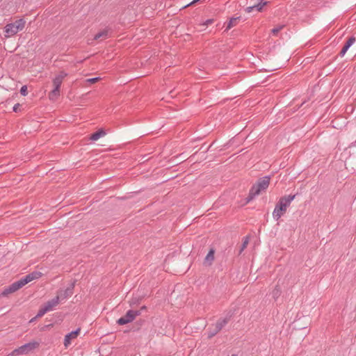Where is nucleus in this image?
Listing matches in <instances>:
<instances>
[{
    "label": "nucleus",
    "instance_id": "obj_1",
    "mask_svg": "<svg viewBox=\"0 0 356 356\" xmlns=\"http://www.w3.org/2000/svg\"><path fill=\"white\" fill-rule=\"evenodd\" d=\"M296 194L284 195L280 198L275 205L273 212V217L275 220H278L286 211L291 202L296 198Z\"/></svg>",
    "mask_w": 356,
    "mask_h": 356
},
{
    "label": "nucleus",
    "instance_id": "obj_2",
    "mask_svg": "<svg viewBox=\"0 0 356 356\" xmlns=\"http://www.w3.org/2000/svg\"><path fill=\"white\" fill-rule=\"evenodd\" d=\"M270 176H265L259 178L257 181L251 187L248 197L245 198V203L250 202L256 195H258L261 191H265L270 184Z\"/></svg>",
    "mask_w": 356,
    "mask_h": 356
},
{
    "label": "nucleus",
    "instance_id": "obj_3",
    "mask_svg": "<svg viewBox=\"0 0 356 356\" xmlns=\"http://www.w3.org/2000/svg\"><path fill=\"white\" fill-rule=\"evenodd\" d=\"M138 316H140V311L129 309L126 312L125 315L117 321V323L120 325L128 324L132 322Z\"/></svg>",
    "mask_w": 356,
    "mask_h": 356
},
{
    "label": "nucleus",
    "instance_id": "obj_4",
    "mask_svg": "<svg viewBox=\"0 0 356 356\" xmlns=\"http://www.w3.org/2000/svg\"><path fill=\"white\" fill-rule=\"evenodd\" d=\"M76 283V280H73L70 285L65 289L60 290L58 292L56 297L58 298V300H63L69 297H71L74 293V289Z\"/></svg>",
    "mask_w": 356,
    "mask_h": 356
},
{
    "label": "nucleus",
    "instance_id": "obj_5",
    "mask_svg": "<svg viewBox=\"0 0 356 356\" xmlns=\"http://www.w3.org/2000/svg\"><path fill=\"white\" fill-rule=\"evenodd\" d=\"M39 346L40 343L38 341H33L21 346L18 348V350L21 351L22 355H26L39 348Z\"/></svg>",
    "mask_w": 356,
    "mask_h": 356
},
{
    "label": "nucleus",
    "instance_id": "obj_6",
    "mask_svg": "<svg viewBox=\"0 0 356 356\" xmlns=\"http://www.w3.org/2000/svg\"><path fill=\"white\" fill-rule=\"evenodd\" d=\"M269 3H270V1H268L266 0H259L257 3L252 6L247 7L245 8V11L247 13H250V12L253 11L254 10H256L257 12H262L264 7L265 6L268 5Z\"/></svg>",
    "mask_w": 356,
    "mask_h": 356
},
{
    "label": "nucleus",
    "instance_id": "obj_7",
    "mask_svg": "<svg viewBox=\"0 0 356 356\" xmlns=\"http://www.w3.org/2000/svg\"><path fill=\"white\" fill-rule=\"evenodd\" d=\"M80 331H81V328L78 327L76 330H73V331L69 332L68 334H67L65 336V339H64V343H63L64 346L65 347H67L71 343L72 339H75L78 337V335L80 333Z\"/></svg>",
    "mask_w": 356,
    "mask_h": 356
},
{
    "label": "nucleus",
    "instance_id": "obj_8",
    "mask_svg": "<svg viewBox=\"0 0 356 356\" xmlns=\"http://www.w3.org/2000/svg\"><path fill=\"white\" fill-rule=\"evenodd\" d=\"M19 31L18 30V29L13 23H9V24H6L4 27V32H5L4 36L6 38H9V37L15 35Z\"/></svg>",
    "mask_w": 356,
    "mask_h": 356
},
{
    "label": "nucleus",
    "instance_id": "obj_9",
    "mask_svg": "<svg viewBox=\"0 0 356 356\" xmlns=\"http://www.w3.org/2000/svg\"><path fill=\"white\" fill-rule=\"evenodd\" d=\"M215 249L213 248H211L207 256L205 257L203 265L204 266H210L213 264L214 261V254H215Z\"/></svg>",
    "mask_w": 356,
    "mask_h": 356
},
{
    "label": "nucleus",
    "instance_id": "obj_10",
    "mask_svg": "<svg viewBox=\"0 0 356 356\" xmlns=\"http://www.w3.org/2000/svg\"><path fill=\"white\" fill-rule=\"evenodd\" d=\"M355 42V38L353 35L350 37L344 44L340 52L339 53V56L343 57L346 54L348 49Z\"/></svg>",
    "mask_w": 356,
    "mask_h": 356
},
{
    "label": "nucleus",
    "instance_id": "obj_11",
    "mask_svg": "<svg viewBox=\"0 0 356 356\" xmlns=\"http://www.w3.org/2000/svg\"><path fill=\"white\" fill-rule=\"evenodd\" d=\"M67 76V74L64 71L60 72V73L53 79V84L54 88H60L63 80Z\"/></svg>",
    "mask_w": 356,
    "mask_h": 356
},
{
    "label": "nucleus",
    "instance_id": "obj_12",
    "mask_svg": "<svg viewBox=\"0 0 356 356\" xmlns=\"http://www.w3.org/2000/svg\"><path fill=\"white\" fill-rule=\"evenodd\" d=\"M59 300L58 297H54L51 300L45 302L43 306L46 308V309L49 312L53 310V309L59 304Z\"/></svg>",
    "mask_w": 356,
    "mask_h": 356
},
{
    "label": "nucleus",
    "instance_id": "obj_13",
    "mask_svg": "<svg viewBox=\"0 0 356 356\" xmlns=\"http://www.w3.org/2000/svg\"><path fill=\"white\" fill-rule=\"evenodd\" d=\"M147 323V321L145 318H139L133 324L131 330L134 332L138 331L142 327H145Z\"/></svg>",
    "mask_w": 356,
    "mask_h": 356
},
{
    "label": "nucleus",
    "instance_id": "obj_14",
    "mask_svg": "<svg viewBox=\"0 0 356 356\" xmlns=\"http://www.w3.org/2000/svg\"><path fill=\"white\" fill-rule=\"evenodd\" d=\"M220 330L215 324H212L207 330V334L208 339H211L216 336Z\"/></svg>",
    "mask_w": 356,
    "mask_h": 356
},
{
    "label": "nucleus",
    "instance_id": "obj_15",
    "mask_svg": "<svg viewBox=\"0 0 356 356\" xmlns=\"http://www.w3.org/2000/svg\"><path fill=\"white\" fill-rule=\"evenodd\" d=\"M106 134V131L104 129H99L90 135V140L92 141L97 140L101 137L105 136Z\"/></svg>",
    "mask_w": 356,
    "mask_h": 356
},
{
    "label": "nucleus",
    "instance_id": "obj_16",
    "mask_svg": "<svg viewBox=\"0 0 356 356\" xmlns=\"http://www.w3.org/2000/svg\"><path fill=\"white\" fill-rule=\"evenodd\" d=\"M241 17H232L229 21L227 22L226 29H225V32L228 31L230 29L235 26L237 24V22L240 20Z\"/></svg>",
    "mask_w": 356,
    "mask_h": 356
},
{
    "label": "nucleus",
    "instance_id": "obj_17",
    "mask_svg": "<svg viewBox=\"0 0 356 356\" xmlns=\"http://www.w3.org/2000/svg\"><path fill=\"white\" fill-rule=\"evenodd\" d=\"M234 315V310H229L225 315L224 317H220V318L225 323V324H227L233 318Z\"/></svg>",
    "mask_w": 356,
    "mask_h": 356
},
{
    "label": "nucleus",
    "instance_id": "obj_18",
    "mask_svg": "<svg viewBox=\"0 0 356 356\" xmlns=\"http://www.w3.org/2000/svg\"><path fill=\"white\" fill-rule=\"evenodd\" d=\"M12 23L18 29L19 31H21L25 26L26 21L24 19L21 18L15 20Z\"/></svg>",
    "mask_w": 356,
    "mask_h": 356
},
{
    "label": "nucleus",
    "instance_id": "obj_19",
    "mask_svg": "<svg viewBox=\"0 0 356 356\" xmlns=\"http://www.w3.org/2000/svg\"><path fill=\"white\" fill-rule=\"evenodd\" d=\"M59 95H60V89L54 88L49 93V98L50 100H56Z\"/></svg>",
    "mask_w": 356,
    "mask_h": 356
},
{
    "label": "nucleus",
    "instance_id": "obj_20",
    "mask_svg": "<svg viewBox=\"0 0 356 356\" xmlns=\"http://www.w3.org/2000/svg\"><path fill=\"white\" fill-rule=\"evenodd\" d=\"M17 291V290L13 287V284H11L8 287L5 288L4 290L2 291L1 295L3 296H6L10 293H14Z\"/></svg>",
    "mask_w": 356,
    "mask_h": 356
},
{
    "label": "nucleus",
    "instance_id": "obj_21",
    "mask_svg": "<svg viewBox=\"0 0 356 356\" xmlns=\"http://www.w3.org/2000/svg\"><path fill=\"white\" fill-rule=\"evenodd\" d=\"M108 35V31L104 29L99 33H97L95 37H94V40H98L101 38H106Z\"/></svg>",
    "mask_w": 356,
    "mask_h": 356
},
{
    "label": "nucleus",
    "instance_id": "obj_22",
    "mask_svg": "<svg viewBox=\"0 0 356 356\" xmlns=\"http://www.w3.org/2000/svg\"><path fill=\"white\" fill-rule=\"evenodd\" d=\"M29 275L31 277V280L33 281L34 280H37V279H39L40 277H41L42 275V273L39 271H33V272L29 273Z\"/></svg>",
    "mask_w": 356,
    "mask_h": 356
},
{
    "label": "nucleus",
    "instance_id": "obj_23",
    "mask_svg": "<svg viewBox=\"0 0 356 356\" xmlns=\"http://www.w3.org/2000/svg\"><path fill=\"white\" fill-rule=\"evenodd\" d=\"M284 27V24H282V25H278L276 27L273 28L272 30H271V33L273 35H277L278 34V33Z\"/></svg>",
    "mask_w": 356,
    "mask_h": 356
},
{
    "label": "nucleus",
    "instance_id": "obj_24",
    "mask_svg": "<svg viewBox=\"0 0 356 356\" xmlns=\"http://www.w3.org/2000/svg\"><path fill=\"white\" fill-rule=\"evenodd\" d=\"M248 241H249L248 238L245 237V238H244V241H243V243L241 245L240 250L238 251V254H241L242 253V252L244 250V249L246 248V247L248 244Z\"/></svg>",
    "mask_w": 356,
    "mask_h": 356
},
{
    "label": "nucleus",
    "instance_id": "obj_25",
    "mask_svg": "<svg viewBox=\"0 0 356 356\" xmlns=\"http://www.w3.org/2000/svg\"><path fill=\"white\" fill-rule=\"evenodd\" d=\"M13 287H15V289L17 291L20 289L22 287H23L24 286V284H23V282L22 281L21 279L13 282Z\"/></svg>",
    "mask_w": 356,
    "mask_h": 356
},
{
    "label": "nucleus",
    "instance_id": "obj_26",
    "mask_svg": "<svg viewBox=\"0 0 356 356\" xmlns=\"http://www.w3.org/2000/svg\"><path fill=\"white\" fill-rule=\"evenodd\" d=\"M140 300H141V298H140V297L132 298L131 300L129 301L130 306L134 307V305H138L140 303Z\"/></svg>",
    "mask_w": 356,
    "mask_h": 356
},
{
    "label": "nucleus",
    "instance_id": "obj_27",
    "mask_svg": "<svg viewBox=\"0 0 356 356\" xmlns=\"http://www.w3.org/2000/svg\"><path fill=\"white\" fill-rule=\"evenodd\" d=\"M215 325L217 326V327L221 330L223 327H225V325L227 324H225V323L220 318H218V320L216 321V323H215Z\"/></svg>",
    "mask_w": 356,
    "mask_h": 356
},
{
    "label": "nucleus",
    "instance_id": "obj_28",
    "mask_svg": "<svg viewBox=\"0 0 356 356\" xmlns=\"http://www.w3.org/2000/svg\"><path fill=\"white\" fill-rule=\"evenodd\" d=\"M47 312H48V311H47V310L46 309V308L42 305V306L40 308V309H39V311H38V314H37V315H36V317H39V318H40V317L43 316H44Z\"/></svg>",
    "mask_w": 356,
    "mask_h": 356
},
{
    "label": "nucleus",
    "instance_id": "obj_29",
    "mask_svg": "<svg viewBox=\"0 0 356 356\" xmlns=\"http://www.w3.org/2000/svg\"><path fill=\"white\" fill-rule=\"evenodd\" d=\"M22 281L23 282V284L26 285L29 282H31V277L29 274L26 275V276L21 278Z\"/></svg>",
    "mask_w": 356,
    "mask_h": 356
},
{
    "label": "nucleus",
    "instance_id": "obj_30",
    "mask_svg": "<svg viewBox=\"0 0 356 356\" xmlns=\"http://www.w3.org/2000/svg\"><path fill=\"white\" fill-rule=\"evenodd\" d=\"M280 295V290L278 286H276L273 291V298H276Z\"/></svg>",
    "mask_w": 356,
    "mask_h": 356
},
{
    "label": "nucleus",
    "instance_id": "obj_31",
    "mask_svg": "<svg viewBox=\"0 0 356 356\" xmlns=\"http://www.w3.org/2000/svg\"><path fill=\"white\" fill-rule=\"evenodd\" d=\"M214 19H207L205 22H202V23H200L199 25L200 26H208V25H210L211 24H213L214 22Z\"/></svg>",
    "mask_w": 356,
    "mask_h": 356
},
{
    "label": "nucleus",
    "instance_id": "obj_32",
    "mask_svg": "<svg viewBox=\"0 0 356 356\" xmlns=\"http://www.w3.org/2000/svg\"><path fill=\"white\" fill-rule=\"evenodd\" d=\"M20 94H21L22 96H26V95H27V94H28V90H27V86H22V88H20Z\"/></svg>",
    "mask_w": 356,
    "mask_h": 356
},
{
    "label": "nucleus",
    "instance_id": "obj_33",
    "mask_svg": "<svg viewBox=\"0 0 356 356\" xmlns=\"http://www.w3.org/2000/svg\"><path fill=\"white\" fill-rule=\"evenodd\" d=\"M21 106V104H19V103H17L14 105V106L13 107V111L15 112V113H18L21 110L19 108V107Z\"/></svg>",
    "mask_w": 356,
    "mask_h": 356
},
{
    "label": "nucleus",
    "instance_id": "obj_34",
    "mask_svg": "<svg viewBox=\"0 0 356 356\" xmlns=\"http://www.w3.org/2000/svg\"><path fill=\"white\" fill-rule=\"evenodd\" d=\"M99 79H100V77H99V76L90 78V79H87V82H88L90 83H95L97 82Z\"/></svg>",
    "mask_w": 356,
    "mask_h": 356
},
{
    "label": "nucleus",
    "instance_id": "obj_35",
    "mask_svg": "<svg viewBox=\"0 0 356 356\" xmlns=\"http://www.w3.org/2000/svg\"><path fill=\"white\" fill-rule=\"evenodd\" d=\"M12 356L17 355H22L21 351L18 350V348L15 349L10 354Z\"/></svg>",
    "mask_w": 356,
    "mask_h": 356
},
{
    "label": "nucleus",
    "instance_id": "obj_36",
    "mask_svg": "<svg viewBox=\"0 0 356 356\" xmlns=\"http://www.w3.org/2000/svg\"><path fill=\"white\" fill-rule=\"evenodd\" d=\"M201 0H193V1H191L190 3L187 4L186 6H185L184 8H186V7H188L189 6H191V5H194L196 3L200 1Z\"/></svg>",
    "mask_w": 356,
    "mask_h": 356
},
{
    "label": "nucleus",
    "instance_id": "obj_37",
    "mask_svg": "<svg viewBox=\"0 0 356 356\" xmlns=\"http://www.w3.org/2000/svg\"><path fill=\"white\" fill-rule=\"evenodd\" d=\"M54 324L53 323H51V324H49V325H44L41 330H45L46 329H49L51 327H53Z\"/></svg>",
    "mask_w": 356,
    "mask_h": 356
},
{
    "label": "nucleus",
    "instance_id": "obj_38",
    "mask_svg": "<svg viewBox=\"0 0 356 356\" xmlns=\"http://www.w3.org/2000/svg\"><path fill=\"white\" fill-rule=\"evenodd\" d=\"M146 310H147L146 306H143V307H140V309H138L137 311H140V315H141L142 312L143 311H146Z\"/></svg>",
    "mask_w": 356,
    "mask_h": 356
},
{
    "label": "nucleus",
    "instance_id": "obj_39",
    "mask_svg": "<svg viewBox=\"0 0 356 356\" xmlns=\"http://www.w3.org/2000/svg\"><path fill=\"white\" fill-rule=\"evenodd\" d=\"M38 318V317H36V316H35V317H33V318H31V319L30 320V323L34 322V321L36 320V318Z\"/></svg>",
    "mask_w": 356,
    "mask_h": 356
},
{
    "label": "nucleus",
    "instance_id": "obj_40",
    "mask_svg": "<svg viewBox=\"0 0 356 356\" xmlns=\"http://www.w3.org/2000/svg\"><path fill=\"white\" fill-rule=\"evenodd\" d=\"M232 356H238V355L236 354H233V355H232Z\"/></svg>",
    "mask_w": 356,
    "mask_h": 356
}]
</instances>
